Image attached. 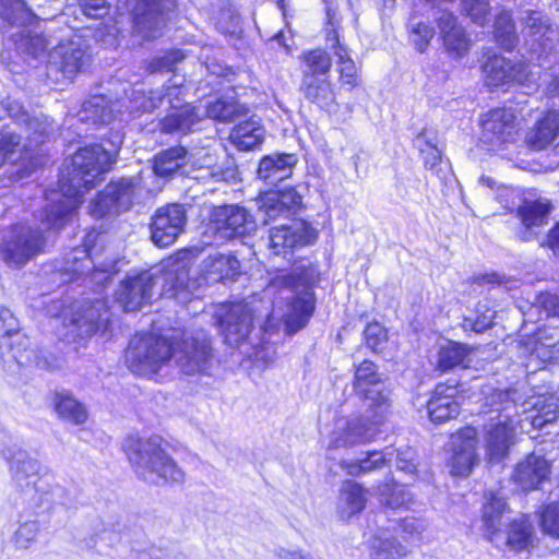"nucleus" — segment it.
<instances>
[{"label": "nucleus", "mask_w": 559, "mask_h": 559, "mask_svg": "<svg viewBox=\"0 0 559 559\" xmlns=\"http://www.w3.org/2000/svg\"><path fill=\"white\" fill-rule=\"evenodd\" d=\"M34 17L23 0H0V31L9 40L14 39Z\"/></svg>", "instance_id": "25"}, {"label": "nucleus", "mask_w": 559, "mask_h": 559, "mask_svg": "<svg viewBox=\"0 0 559 559\" xmlns=\"http://www.w3.org/2000/svg\"><path fill=\"white\" fill-rule=\"evenodd\" d=\"M240 270V263L233 254L215 253L202 262L205 278L211 282L234 280Z\"/></svg>", "instance_id": "33"}, {"label": "nucleus", "mask_w": 559, "mask_h": 559, "mask_svg": "<svg viewBox=\"0 0 559 559\" xmlns=\"http://www.w3.org/2000/svg\"><path fill=\"white\" fill-rule=\"evenodd\" d=\"M264 129L253 120H248L236 126L231 133V142L241 151L258 147L264 140Z\"/></svg>", "instance_id": "40"}, {"label": "nucleus", "mask_w": 559, "mask_h": 559, "mask_svg": "<svg viewBox=\"0 0 559 559\" xmlns=\"http://www.w3.org/2000/svg\"><path fill=\"white\" fill-rule=\"evenodd\" d=\"M365 340L373 352H380L386 343V331L379 323H370L366 326Z\"/></svg>", "instance_id": "61"}, {"label": "nucleus", "mask_w": 559, "mask_h": 559, "mask_svg": "<svg viewBox=\"0 0 559 559\" xmlns=\"http://www.w3.org/2000/svg\"><path fill=\"white\" fill-rule=\"evenodd\" d=\"M317 237L316 229L305 221L293 219L288 225L270 229V249L276 255H286L295 248L313 243Z\"/></svg>", "instance_id": "14"}, {"label": "nucleus", "mask_w": 559, "mask_h": 559, "mask_svg": "<svg viewBox=\"0 0 559 559\" xmlns=\"http://www.w3.org/2000/svg\"><path fill=\"white\" fill-rule=\"evenodd\" d=\"M20 332V324L17 319L8 308H0V343L7 346H12L8 341L17 336Z\"/></svg>", "instance_id": "58"}, {"label": "nucleus", "mask_w": 559, "mask_h": 559, "mask_svg": "<svg viewBox=\"0 0 559 559\" xmlns=\"http://www.w3.org/2000/svg\"><path fill=\"white\" fill-rule=\"evenodd\" d=\"M501 542H496L495 546L499 549H509L511 551L526 550L534 544V528L524 516L513 520L509 524L508 531L502 533Z\"/></svg>", "instance_id": "32"}, {"label": "nucleus", "mask_w": 559, "mask_h": 559, "mask_svg": "<svg viewBox=\"0 0 559 559\" xmlns=\"http://www.w3.org/2000/svg\"><path fill=\"white\" fill-rule=\"evenodd\" d=\"M366 502L367 491L361 485L353 480H346L342 485L337 513L341 519L349 520L365 509Z\"/></svg>", "instance_id": "34"}, {"label": "nucleus", "mask_w": 559, "mask_h": 559, "mask_svg": "<svg viewBox=\"0 0 559 559\" xmlns=\"http://www.w3.org/2000/svg\"><path fill=\"white\" fill-rule=\"evenodd\" d=\"M533 352L543 361L558 362L559 328L540 330Z\"/></svg>", "instance_id": "46"}, {"label": "nucleus", "mask_w": 559, "mask_h": 559, "mask_svg": "<svg viewBox=\"0 0 559 559\" xmlns=\"http://www.w3.org/2000/svg\"><path fill=\"white\" fill-rule=\"evenodd\" d=\"M56 411L60 417L74 424H82L87 418L84 406L69 394L56 396Z\"/></svg>", "instance_id": "52"}, {"label": "nucleus", "mask_w": 559, "mask_h": 559, "mask_svg": "<svg viewBox=\"0 0 559 559\" xmlns=\"http://www.w3.org/2000/svg\"><path fill=\"white\" fill-rule=\"evenodd\" d=\"M485 82L489 86H501L509 83L524 84L528 80L527 66L513 63L502 56L488 57L483 66Z\"/></svg>", "instance_id": "22"}, {"label": "nucleus", "mask_w": 559, "mask_h": 559, "mask_svg": "<svg viewBox=\"0 0 559 559\" xmlns=\"http://www.w3.org/2000/svg\"><path fill=\"white\" fill-rule=\"evenodd\" d=\"M39 531V524L36 521H28L20 525L15 532V544L20 548H27L35 540Z\"/></svg>", "instance_id": "62"}, {"label": "nucleus", "mask_w": 559, "mask_h": 559, "mask_svg": "<svg viewBox=\"0 0 559 559\" xmlns=\"http://www.w3.org/2000/svg\"><path fill=\"white\" fill-rule=\"evenodd\" d=\"M406 554V548L388 532H381L370 542L372 559H402Z\"/></svg>", "instance_id": "42"}, {"label": "nucleus", "mask_w": 559, "mask_h": 559, "mask_svg": "<svg viewBox=\"0 0 559 559\" xmlns=\"http://www.w3.org/2000/svg\"><path fill=\"white\" fill-rule=\"evenodd\" d=\"M317 278L318 272L312 265H300L288 274L274 276L266 292L284 294L282 298L287 304L283 310L277 308L272 313L267 304L255 298L222 307L217 320L225 342L237 347L249 338L257 325L265 332L272 329L276 317H280L289 334L305 328L314 311L312 285Z\"/></svg>", "instance_id": "1"}, {"label": "nucleus", "mask_w": 559, "mask_h": 559, "mask_svg": "<svg viewBox=\"0 0 559 559\" xmlns=\"http://www.w3.org/2000/svg\"><path fill=\"white\" fill-rule=\"evenodd\" d=\"M16 50L22 53L39 57L46 49L47 39L40 34H32L31 31L22 29L14 39H10Z\"/></svg>", "instance_id": "54"}, {"label": "nucleus", "mask_w": 559, "mask_h": 559, "mask_svg": "<svg viewBox=\"0 0 559 559\" xmlns=\"http://www.w3.org/2000/svg\"><path fill=\"white\" fill-rule=\"evenodd\" d=\"M376 425L368 408L366 417L340 418L335 423L331 444L334 448H346L369 442L374 438L372 426Z\"/></svg>", "instance_id": "19"}, {"label": "nucleus", "mask_w": 559, "mask_h": 559, "mask_svg": "<svg viewBox=\"0 0 559 559\" xmlns=\"http://www.w3.org/2000/svg\"><path fill=\"white\" fill-rule=\"evenodd\" d=\"M493 28L495 38L501 47L507 50L515 47L519 38L510 12L503 10L498 13Z\"/></svg>", "instance_id": "48"}, {"label": "nucleus", "mask_w": 559, "mask_h": 559, "mask_svg": "<svg viewBox=\"0 0 559 559\" xmlns=\"http://www.w3.org/2000/svg\"><path fill=\"white\" fill-rule=\"evenodd\" d=\"M514 407L513 404L506 406L503 413L498 415L497 421L488 427L486 444L490 462H499L507 455L510 445L513 443L516 428L523 421L522 419L514 420L508 412Z\"/></svg>", "instance_id": "18"}, {"label": "nucleus", "mask_w": 559, "mask_h": 559, "mask_svg": "<svg viewBox=\"0 0 559 559\" xmlns=\"http://www.w3.org/2000/svg\"><path fill=\"white\" fill-rule=\"evenodd\" d=\"M353 389L364 400L376 424H382L391 408V391L385 388L377 366L365 359L355 368Z\"/></svg>", "instance_id": "5"}, {"label": "nucleus", "mask_w": 559, "mask_h": 559, "mask_svg": "<svg viewBox=\"0 0 559 559\" xmlns=\"http://www.w3.org/2000/svg\"><path fill=\"white\" fill-rule=\"evenodd\" d=\"M552 210L549 200L538 199L535 201H524L518 209V216L521 219L523 228L518 233L522 241L535 239L534 227L544 225Z\"/></svg>", "instance_id": "28"}, {"label": "nucleus", "mask_w": 559, "mask_h": 559, "mask_svg": "<svg viewBox=\"0 0 559 559\" xmlns=\"http://www.w3.org/2000/svg\"><path fill=\"white\" fill-rule=\"evenodd\" d=\"M95 265L87 246L74 248L64 259V271L73 277L87 275L94 270Z\"/></svg>", "instance_id": "49"}, {"label": "nucleus", "mask_w": 559, "mask_h": 559, "mask_svg": "<svg viewBox=\"0 0 559 559\" xmlns=\"http://www.w3.org/2000/svg\"><path fill=\"white\" fill-rule=\"evenodd\" d=\"M300 93L310 103L321 109L329 110L336 102L335 91L331 78L302 76Z\"/></svg>", "instance_id": "31"}, {"label": "nucleus", "mask_w": 559, "mask_h": 559, "mask_svg": "<svg viewBox=\"0 0 559 559\" xmlns=\"http://www.w3.org/2000/svg\"><path fill=\"white\" fill-rule=\"evenodd\" d=\"M27 133V143L23 144L26 151L33 150L45 141L52 131L51 122L47 116L39 114L31 116L28 112H22L20 117Z\"/></svg>", "instance_id": "39"}, {"label": "nucleus", "mask_w": 559, "mask_h": 559, "mask_svg": "<svg viewBox=\"0 0 559 559\" xmlns=\"http://www.w3.org/2000/svg\"><path fill=\"white\" fill-rule=\"evenodd\" d=\"M126 452L135 473L144 481L154 485L183 483V471L162 448L159 437H131L126 442Z\"/></svg>", "instance_id": "3"}, {"label": "nucleus", "mask_w": 559, "mask_h": 559, "mask_svg": "<svg viewBox=\"0 0 559 559\" xmlns=\"http://www.w3.org/2000/svg\"><path fill=\"white\" fill-rule=\"evenodd\" d=\"M108 310L105 302L96 300L82 310L74 319L81 335L87 336L95 333L108 323Z\"/></svg>", "instance_id": "38"}, {"label": "nucleus", "mask_w": 559, "mask_h": 559, "mask_svg": "<svg viewBox=\"0 0 559 559\" xmlns=\"http://www.w3.org/2000/svg\"><path fill=\"white\" fill-rule=\"evenodd\" d=\"M300 59L305 64L302 76L330 78L332 60L325 50L317 48L304 51L300 56Z\"/></svg>", "instance_id": "44"}, {"label": "nucleus", "mask_w": 559, "mask_h": 559, "mask_svg": "<svg viewBox=\"0 0 559 559\" xmlns=\"http://www.w3.org/2000/svg\"><path fill=\"white\" fill-rule=\"evenodd\" d=\"M186 224L187 212L181 204L162 206L152 216L151 239L157 247H168L183 233Z\"/></svg>", "instance_id": "11"}, {"label": "nucleus", "mask_w": 559, "mask_h": 559, "mask_svg": "<svg viewBox=\"0 0 559 559\" xmlns=\"http://www.w3.org/2000/svg\"><path fill=\"white\" fill-rule=\"evenodd\" d=\"M507 504L504 500L497 496L491 498L484 504L483 509V534L487 540L492 543L501 542L502 535V518L506 512Z\"/></svg>", "instance_id": "35"}, {"label": "nucleus", "mask_w": 559, "mask_h": 559, "mask_svg": "<svg viewBox=\"0 0 559 559\" xmlns=\"http://www.w3.org/2000/svg\"><path fill=\"white\" fill-rule=\"evenodd\" d=\"M155 284V276L147 271L129 275L116 292L117 301L124 311H136L150 300Z\"/></svg>", "instance_id": "21"}, {"label": "nucleus", "mask_w": 559, "mask_h": 559, "mask_svg": "<svg viewBox=\"0 0 559 559\" xmlns=\"http://www.w3.org/2000/svg\"><path fill=\"white\" fill-rule=\"evenodd\" d=\"M215 230L222 238L242 237L255 229L254 221L245 207L225 205L216 207L211 216Z\"/></svg>", "instance_id": "20"}, {"label": "nucleus", "mask_w": 559, "mask_h": 559, "mask_svg": "<svg viewBox=\"0 0 559 559\" xmlns=\"http://www.w3.org/2000/svg\"><path fill=\"white\" fill-rule=\"evenodd\" d=\"M46 206L39 218L33 223L20 222L5 231L0 253L5 263L12 267H22L45 251L47 238L45 230L60 229L44 223Z\"/></svg>", "instance_id": "4"}, {"label": "nucleus", "mask_w": 559, "mask_h": 559, "mask_svg": "<svg viewBox=\"0 0 559 559\" xmlns=\"http://www.w3.org/2000/svg\"><path fill=\"white\" fill-rule=\"evenodd\" d=\"M258 207L259 212L263 215V222L265 224L277 217H287L289 215L283 205L280 204L278 197L275 192H266L260 195Z\"/></svg>", "instance_id": "55"}, {"label": "nucleus", "mask_w": 559, "mask_h": 559, "mask_svg": "<svg viewBox=\"0 0 559 559\" xmlns=\"http://www.w3.org/2000/svg\"><path fill=\"white\" fill-rule=\"evenodd\" d=\"M174 0H140L133 9V32L142 39L155 38L165 24Z\"/></svg>", "instance_id": "13"}, {"label": "nucleus", "mask_w": 559, "mask_h": 559, "mask_svg": "<svg viewBox=\"0 0 559 559\" xmlns=\"http://www.w3.org/2000/svg\"><path fill=\"white\" fill-rule=\"evenodd\" d=\"M82 12L87 17L102 19L109 12L107 0H93L80 4Z\"/></svg>", "instance_id": "64"}, {"label": "nucleus", "mask_w": 559, "mask_h": 559, "mask_svg": "<svg viewBox=\"0 0 559 559\" xmlns=\"http://www.w3.org/2000/svg\"><path fill=\"white\" fill-rule=\"evenodd\" d=\"M523 33L533 41H537L544 51L551 50L558 40V32L549 19L540 11L526 10L521 17Z\"/></svg>", "instance_id": "26"}, {"label": "nucleus", "mask_w": 559, "mask_h": 559, "mask_svg": "<svg viewBox=\"0 0 559 559\" xmlns=\"http://www.w3.org/2000/svg\"><path fill=\"white\" fill-rule=\"evenodd\" d=\"M461 10L479 26H484L489 21L490 7L487 0H461Z\"/></svg>", "instance_id": "56"}, {"label": "nucleus", "mask_w": 559, "mask_h": 559, "mask_svg": "<svg viewBox=\"0 0 559 559\" xmlns=\"http://www.w3.org/2000/svg\"><path fill=\"white\" fill-rule=\"evenodd\" d=\"M10 465L14 479L21 488L33 487L26 493L31 495L35 506L63 503L64 489L59 486L47 488L48 485L39 478L38 461L19 451L10 459Z\"/></svg>", "instance_id": "8"}, {"label": "nucleus", "mask_w": 559, "mask_h": 559, "mask_svg": "<svg viewBox=\"0 0 559 559\" xmlns=\"http://www.w3.org/2000/svg\"><path fill=\"white\" fill-rule=\"evenodd\" d=\"M388 459L386 454L382 452H370L367 457L359 461H342L341 467L346 471L350 476H358L362 473H368L377 468H381Z\"/></svg>", "instance_id": "53"}, {"label": "nucleus", "mask_w": 559, "mask_h": 559, "mask_svg": "<svg viewBox=\"0 0 559 559\" xmlns=\"http://www.w3.org/2000/svg\"><path fill=\"white\" fill-rule=\"evenodd\" d=\"M182 82L183 79L177 80L175 76L169 81V85H167L165 88L150 91L147 103H141L140 105H136L138 111L154 110L162 104L165 96L169 98V102L173 100L174 103L176 100L178 103V96L181 94Z\"/></svg>", "instance_id": "50"}, {"label": "nucleus", "mask_w": 559, "mask_h": 559, "mask_svg": "<svg viewBox=\"0 0 559 559\" xmlns=\"http://www.w3.org/2000/svg\"><path fill=\"white\" fill-rule=\"evenodd\" d=\"M515 116L511 109L496 108L481 119L480 141L488 150L499 151L515 140Z\"/></svg>", "instance_id": "12"}, {"label": "nucleus", "mask_w": 559, "mask_h": 559, "mask_svg": "<svg viewBox=\"0 0 559 559\" xmlns=\"http://www.w3.org/2000/svg\"><path fill=\"white\" fill-rule=\"evenodd\" d=\"M543 530L556 537H559V502L549 503L540 514Z\"/></svg>", "instance_id": "59"}, {"label": "nucleus", "mask_w": 559, "mask_h": 559, "mask_svg": "<svg viewBox=\"0 0 559 559\" xmlns=\"http://www.w3.org/2000/svg\"><path fill=\"white\" fill-rule=\"evenodd\" d=\"M477 443V431L473 427H465L451 436L449 466L452 475L467 476L471 474L478 463Z\"/></svg>", "instance_id": "15"}, {"label": "nucleus", "mask_w": 559, "mask_h": 559, "mask_svg": "<svg viewBox=\"0 0 559 559\" xmlns=\"http://www.w3.org/2000/svg\"><path fill=\"white\" fill-rule=\"evenodd\" d=\"M435 36V28L424 23H417L412 28V40L418 51L424 52Z\"/></svg>", "instance_id": "63"}, {"label": "nucleus", "mask_w": 559, "mask_h": 559, "mask_svg": "<svg viewBox=\"0 0 559 559\" xmlns=\"http://www.w3.org/2000/svg\"><path fill=\"white\" fill-rule=\"evenodd\" d=\"M559 135V112L547 111L536 121L525 136L527 146L534 151H542L549 146Z\"/></svg>", "instance_id": "30"}, {"label": "nucleus", "mask_w": 559, "mask_h": 559, "mask_svg": "<svg viewBox=\"0 0 559 559\" xmlns=\"http://www.w3.org/2000/svg\"><path fill=\"white\" fill-rule=\"evenodd\" d=\"M26 151L21 143V135L11 130L0 132V152L4 153V160L11 159L15 152Z\"/></svg>", "instance_id": "60"}, {"label": "nucleus", "mask_w": 559, "mask_h": 559, "mask_svg": "<svg viewBox=\"0 0 559 559\" xmlns=\"http://www.w3.org/2000/svg\"><path fill=\"white\" fill-rule=\"evenodd\" d=\"M212 357V346L206 337H186L173 345L171 359L188 376L209 373Z\"/></svg>", "instance_id": "9"}, {"label": "nucleus", "mask_w": 559, "mask_h": 559, "mask_svg": "<svg viewBox=\"0 0 559 559\" xmlns=\"http://www.w3.org/2000/svg\"><path fill=\"white\" fill-rule=\"evenodd\" d=\"M459 390L455 384L440 383L436 386L427 403V411L431 421L441 424L455 418L460 413L457 402Z\"/></svg>", "instance_id": "24"}, {"label": "nucleus", "mask_w": 559, "mask_h": 559, "mask_svg": "<svg viewBox=\"0 0 559 559\" xmlns=\"http://www.w3.org/2000/svg\"><path fill=\"white\" fill-rule=\"evenodd\" d=\"M477 349L461 343L449 342L442 346L438 354V368L448 371L454 367L468 368Z\"/></svg>", "instance_id": "37"}, {"label": "nucleus", "mask_w": 559, "mask_h": 559, "mask_svg": "<svg viewBox=\"0 0 559 559\" xmlns=\"http://www.w3.org/2000/svg\"><path fill=\"white\" fill-rule=\"evenodd\" d=\"M440 37L448 53L461 58L467 53L471 39L457 17L450 11H439L436 17Z\"/></svg>", "instance_id": "23"}, {"label": "nucleus", "mask_w": 559, "mask_h": 559, "mask_svg": "<svg viewBox=\"0 0 559 559\" xmlns=\"http://www.w3.org/2000/svg\"><path fill=\"white\" fill-rule=\"evenodd\" d=\"M550 465L545 457L532 453L518 463L512 480L523 490H532L548 477Z\"/></svg>", "instance_id": "27"}, {"label": "nucleus", "mask_w": 559, "mask_h": 559, "mask_svg": "<svg viewBox=\"0 0 559 559\" xmlns=\"http://www.w3.org/2000/svg\"><path fill=\"white\" fill-rule=\"evenodd\" d=\"M533 407L536 413L527 415L525 420L530 421L534 428L542 429L546 424L554 423L558 418V399L555 396H540L534 402Z\"/></svg>", "instance_id": "47"}, {"label": "nucleus", "mask_w": 559, "mask_h": 559, "mask_svg": "<svg viewBox=\"0 0 559 559\" xmlns=\"http://www.w3.org/2000/svg\"><path fill=\"white\" fill-rule=\"evenodd\" d=\"M171 111L162 120L160 129L165 133L188 132L200 121V115L190 104L178 106L170 100Z\"/></svg>", "instance_id": "36"}, {"label": "nucleus", "mask_w": 559, "mask_h": 559, "mask_svg": "<svg viewBox=\"0 0 559 559\" xmlns=\"http://www.w3.org/2000/svg\"><path fill=\"white\" fill-rule=\"evenodd\" d=\"M105 96L96 95L84 102L82 120H90L93 123H110L115 118V106Z\"/></svg>", "instance_id": "43"}, {"label": "nucleus", "mask_w": 559, "mask_h": 559, "mask_svg": "<svg viewBox=\"0 0 559 559\" xmlns=\"http://www.w3.org/2000/svg\"><path fill=\"white\" fill-rule=\"evenodd\" d=\"M378 493L381 498V502L393 509L406 507L413 501L411 491L405 486L395 483L379 485Z\"/></svg>", "instance_id": "51"}, {"label": "nucleus", "mask_w": 559, "mask_h": 559, "mask_svg": "<svg viewBox=\"0 0 559 559\" xmlns=\"http://www.w3.org/2000/svg\"><path fill=\"white\" fill-rule=\"evenodd\" d=\"M116 152L100 145L80 148L72 157L71 168L62 173L59 191H50L46 199L44 223L49 227L68 224L82 203L83 194L93 189L103 174L115 163Z\"/></svg>", "instance_id": "2"}, {"label": "nucleus", "mask_w": 559, "mask_h": 559, "mask_svg": "<svg viewBox=\"0 0 559 559\" xmlns=\"http://www.w3.org/2000/svg\"><path fill=\"white\" fill-rule=\"evenodd\" d=\"M187 163V150L183 146H174L159 152L154 157L153 169L159 177H169Z\"/></svg>", "instance_id": "41"}, {"label": "nucleus", "mask_w": 559, "mask_h": 559, "mask_svg": "<svg viewBox=\"0 0 559 559\" xmlns=\"http://www.w3.org/2000/svg\"><path fill=\"white\" fill-rule=\"evenodd\" d=\"M247 108L235 100L233 97H221L212 102L206 107V115L211 119L222 122H230L245 116Z\"/></svg>", "instance_id": "45"}, {"label": "nucleus", "mask_w": 559, "mask_h": 559, "mask_svg": "<svg viewBox=\"0 0 559 559\" xmlns=\"http://www.w3.org/2000/svg\"><path fill=\"white\" fill-rule=\"evenodd\" d=\"M200 253L198 247L183 248L163 261L165 294L180 302L189 300L201 286L200 278L190 277V269Z\"/></svg>", "instance_id": "7"}, {"label": "nucleus", "mask_w": 559, "mask_h": 559, "mask_svg": "<svg viewBox=\"0 0 559 559\" xmlns=\"http://www.w3.org/2000/svg\"><path fill=\"white\" fill-rule=\"evenodd\" d=\"M297 162L294 154L275 153L264 156L260 160L258 176L270 185H276L292 176Z\"/></svg>", "instance_id": "29"}, {"label": "nucleus", "mask_w": 559, "mask_h": 559, "mask_svg": "<svg viewBox=\"0 0 559 559\" xmlns=\"http://www.w3.org/2000/svg\"><path fill=\"white\" fill-rule=\"evenodd\" d=\"M90 61L86 45L82 40L61 41L48 53V68L72 79Z\"/></svg>", "instance_id": "16"}, {"label": "nucleus", "mask_w": 559, "mask_h": 559, "mask_svg": "<svg viewBox=\"0 0 559 559\" xmlns=\"http://www.w3.org/2000/svg\"><path fill=\"white\" fill-rule=\"evenodd\" d=\"M173 343L162 336L148 335L133 338L126 352L129 369L140 376L157 373L171 361Z\"/></svg>", "instance_id": "6"}, {"label": "nucleus", "mask_w": 559, "mask_h": 559, "mask_svg": "<svg viewBox=\"0 0 559 559\" xmlns=\"http://www.w3.org/2000/svg\"><path fill=\"white\" fill-rule=\"evenodd\" d=\"M341 19L331 7L328 8V23H325V39L330 44L334 57L337 59V70L342 84L349 85L352 88L358 85L357 67L348 53L347 48L341 44L338 28Z\"/></svg>", "instance_id": "17"}, {"label": "nucleus", "mask_w": 559, "mask_h": 559, "mask_svg": "<svg viewBox=\"0 0 559 559\" xmlns=\"http://www.w3.org/2000/svg\"><path fill=\"white\" fill-rule=\"evenodd\" d=\"M185 55L180 50H173L164 53L163 56L154 58L148 63V71L151 73L157 72H175L176 64L182 61Z\"/></svg>", "instance_id": "57"}, {"label": "nucleus", "mask_w": 559, "mask_h": 559, "mask_svg": "<svg viewBox=\"0 0 559 559\" xmlns=\"http://www.w3.org/2000/svg\"><path fill=\"white\" fill-rule=\"evenodd\" d=\"M138 187L139 178L136 177L111 181L92 201L90 214L96 218H102L106 215L118 214L121 211L128 210Z\"/></svg>", "instance_id": "10"}]
</instances>
